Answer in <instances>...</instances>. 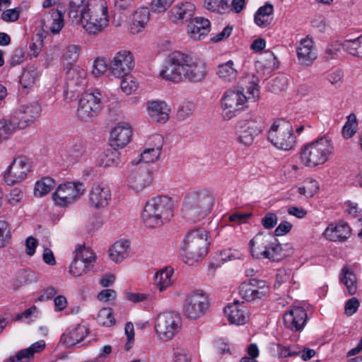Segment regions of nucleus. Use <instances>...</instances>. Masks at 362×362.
Returning <instances> with one entry per match:
<instances>
[{
    "instance_id": "60",
    "label": "nucleus",
    "mask_w": 362,
    "mask_h": 362,
    "mask_svg": "<svg viewBox=\"0 0 362 362\" xmlns=\"http://www.w3.org/2000/svg\"><path fill=\"white\" fill-rule=\"evenodd\" d=\"M175 0H152L151 8L154 12L160 13L171 6Z\"/></svg>"
},
{
    "instance_id": "16",
    "label": "nucleus",
    "mask_w": 362,
    "mask_h": 362,
    "mask_svg": "<svg viewBox=\"0 0 362 362\" xmlns=\"http://www.w3.org/2000/svg\"><path fill=\"white\" fill-rule=\"evenodd\" d=\"M32 163L26 156H21L13 159L4 174V180L8 185L23 181L30 171Z\"/></svg>"
},
{
    "instance_id": "37",
    "label": "nucleus",
    "mask_w": 362,
    "mask_h": 362,
    "mask_svg": "<svg viewBox=\"0 0 362 362\" xmlns=\"http://www.w3.org/2000/svg\"><path fill=\"white\" fill-rule=\"evenodd\" d=\"M52 21L49 30L53 34H58L64 26V13L58 9H52L43 16L42 21L45 25L46 21Z\"/></svg>"
},
{
    "instance_id": "40",
    "label": "nucleus",
    "mask_w": 362,
    "mask_h": 362,
    "mask_svg": "<svg viewBox=\"0 0 362 362\" xmlns=\"http://www.w3.org/2000/svg\"><path fill=\"white\" fill-rule=\"evenodd\" d=\"M173 269L168 267L156 273L154 275L155 282L160 292L173 284Z\"/></svg>"
},
{
    "instance_id": "57",
    "label": "nucleus",
    "mask_w": 362,
    "mask_h": 362,
    "mask_svg": "<svg viewBox=\"0 0 362 362\" xmlns=\"http://www.w3.org/2000/svg\"><path fill=\"white\" fill-rule=\"evenodd\" d=\"M194 110V104L189 101L183 102L180 104L177 110V117L185 119L189 117Z\"/></svg>"
},
{
    "instance_id": "56",
    "label": "nucleus",
    "mask_w": 362,
    "mask_h": 362,
    "mask_svg": "<svg viewBox=\"0 0 362 362\" xmlns=\"http://www.w3.org/2000/svg\"><path fill=\"white\" fill-rule=\"evenodd\" d=\"M79 49L76 45H70L66 47L63 56V62L66 64L71 65L76 62L78 57Z\"/></svg>"
},
{
    "instance_id": "23",
    "label": "nucleus",
    "mask_w": 362,
    "mask_h": 362,
    "mask_svg": "<svg viewBox=\"0 0 362 362\" xmlns=\"http://www.w3.org/2000/svg\"><path fill=\"white\" fill-rule=\"evenodd\" d=\"M132 134L131 126L129 124H117L110 132L112 146L119 148L126 146L131 141Z\"/></svg>"
},
{
    "instance_id": "50",
    "label": "nucleus",
    "mask_w": 362,
    "mask_h": 362,
    "mask_svg": "<svg viewBox=\"0 0 362 362\" xmlns=\"http://www.w3.org/2000/svg\"><path fill=\"white\" fill-rule=\"evenodd\" d=\"M319 187V184L315 180L308 178L304 182L303 186L298 188V192L309 198L314 196L318 192Z\"/></svg>"
},
{
    "instance_id": "25",
    "label": "nucleus",
    "mask_w": 362,
    "mask_h": 362,
    "mask_svg": "<svg viewBox=\"0 0 362 362\" xmlns=\"http://www.w3.org/2000/svg\"><path fill=\"white\" fill-rule=\"evenodd\" d=\"M297 57L299 62L304 65H310L317 58L312 38L306 36L300 40L297 47Z\"/></svg>"
},
{
    "instance_id": "10",
    "label": "nucleus",
    "mask_w": 362,
    "mask_h": 362,
    "mask_svg": "<svg viewBox=\"0 0 362 362\" xmlns=\"http://www.w3.org/2000/svg\"><path fill=\"white\" fill-rule=\"evenodd\" d=\"M250 96H246L242 89H230L226 91L221 99V115L225 120H230L246 107Z\"/></svg>"
},
{
    "instance_id": "45",
    "label": "nucleus",
    "mask_w": 362,
    "mask_h": 362,
    "mask_svg": "<svg viewBox=\"0 0 362 362\" xmlns=\"http://www.w3.org/2000/svg\"><path fill=\"white\" fill-rule=\"evenodd\" d=\"M358 129V123L356 116L351 113L346 117V122L341 130V134L344 139H349L357 133Z\"/></svg>"
},
{
    "instance_id": "4",
    "label": "nucleus",
    "mask_w": 362,
    "mask_h": 362,
    "mask_svg": "<svg viewBox=\"0 0 362 362\" xmlns=\"http://www.w3.org/2000/svg\"><path fill=\"white\" fill-rule=\"evenodd\" d=\"M173 216L172 199L165 196H158L148 200L141 214L143 222L148 228L159 227Z\"/></svg>"
},
{
    "instance_id": "34",
    "label": "nucleus",
    "mask_w": 362,
    "mask_h": 362,
    "mask_svg": "<svg viewBox=\"0 0 362 362\" xmlns=\"http://www.w3.org/2000/svg\"><path fill=\"white\" fill-rule=\"evenodd\" d=\"M194 11L195 6L190 2L178 4L171 9L170 18L175 23L188 21L194 15Z\"/></svg>"
},
{
    "instance_id": "22",
    "label": "nucleus",
    "mask_w": 362,
    "mask_h": 362,
    "mask_svg": "<svg viewBox=\"0 0 362 362\" xmlns=\"http://www.w3.org/2000/svg\"><path fill=\"white\" fill-rule=\"evenodd\" d=\"M40 110V107L37 103L22 105L13 117L18 129H24L30 126L38 117Z\"/></svg>"
},
{
    "instance_id": "38",
    "label": "nucleus",
    "mask_w": 362,
    "mask_h": 362,
    "mask_svg": "<svg viewBox=\"0 0 362 362\" xmlns=\"http://www.w3.org/2000/svg\"><path fill=\"white\" fill-rule=\"evenodd\" d=\"M129 248V242L128 240L117 241L110 248L109 256L115 262H120L127 257Z\"/></svg>"
},
{
    "instance_id": "27",
    "label": "nucleus",
    "mask_w": 362,
    "mask_h": 362,
    "mask_svg": "<svg viewBox=\"0 0 362 362\" xmlns=\"http://www.w3.org/2000/svg\"><path fill=\"white\" fill-rule=\"evenodd\" d=\"M148 116L157 122L164 123L169 118L170 107L164 101L152 100L147 103Z\"/></svg>"
},
{
    "instance_id": "12",
    "label": "nucleus",
    "mask_w": 362,
    "mask_h": 362,
    "mask_svg": "<svg viewBox=\"0 0 362 362\" xmlns=\"http://www.w3.org/2000/svg\"><path fill=\"white\" fill-rule=\"evenodd\" d=\"M209 307L207 293L201 289L190 292L186 297L183 305L184 315L191 320H197L203 316Z\"/></svg>"
},
{
    "instance_id": "47",
    "label": "nucleus",
    "mask_w": 362,
    "mask_h": 362,
    "mask_svg": "<svg viewBox=\"0 0 362 362\" xmlns=\"http://www.w3.org/2000/svg\"><path fill=\"white\" fill-rule=\"evenodd\" d=\"M54 185V180L49 177L41 179L35 183L34 190L35 195L42 197L48 194L53 189Z\"/></svg>"
},
{
    "instance_id": "32",
    "label": "nucleus",
    "mask_w": 362,
    "mask_h": 362,
    "mask_svg": "<svg viewBox=\"0 0 362 362\" xmlns=\"http://www.w3.org/2000/svg\"><path fill=\"white\" fill-rule=\"evenodd\" d=\"M86 153V147L83 142L77 141L71 145L62 154V159L66 166L79 161Z\"/></svg>"
},
{
    "instance_id": "15",
    "label": "nucleus",
    "mask_w": 362,
    "mask_h": 362,
    "mask_svg": "<svg viewBox=\"0 0 362 362\" xmlns=\"http://www.w3.org/2000/svg\"><path fill=\"white\" fill-rule=\"evenodd\" d=\"M95 262V255L90 249L79 246L75 250V257L69 267V272L74 276H81L88 272Z\"/></svg>"
},
{
    "instance_id": "42",
    "label": "nucleus",
    "mask_w": 362,
    "mask_h": 362,
    "mask_svg": "<svg viewBox=\"0 0 362 362\" xmlns=\"http://www.w3.org/2000/svg\"><path fill=\"white\" fill-rule=\"evenodd\" d=\"M341 273L343 277L341 278V282L346 286L348 294H355L357 291V278L354 271L346 265L342 268Z\"/></svg>"
},
{
    "instance_id": "19",
    "label": "nucleus",
    "mask_w": 362,
    "mask_h": 362,
    "mask_svg": "<svg viewBox=\"0 0 362 362\" xmlns=\"http://www.w3.org/2000/svg\"><path fill=\"white\" fill-rule=\"evenodd\" d=\"M112 200L110 189L104 185L94 184L88 193V205L90 208L101 210L110 204Z\"/></svg>"
},
{
    "instance_id": "18",
    "label": "nucleus",
    "mask_w": 362,
    "mask_h": 362,
    "mask_svg": "<svg viewBox=\"0 0 362 362\" xmlns=\"http://www.w3.org/2000/svg\"><path fill=\"white\" fill-rule=\"evenodd\" d=\"M134 66L132 53L127 50L119 51L115 54L110 64V72L116 78H122L127 76Z\"/></svg>"
},
{
    "instance_id": "53",
    "label": "nucleus",
    "mask_w": 362,
    "mask_h": 362,
    "mask_svg": "<svg viewBox=\"0 0 362 362\" xmlns=\"http://www.w3.org/2000/svg\"><path fill=\"white\" fill-rule=\"evenodd\" d=\"M119 155V153L117 151H107V152L104 154L100 165L105 167L117 165L120 162Z\"/></svg>"
},
{
    "instance_id": "14",
    "label": "nucleus",
    "mask_w": 362,
    "mask_h": 362,
    "mask_svg": "<svg viewBox=\"0 0 362 362\" xmlns=\"http://www.w3.org/2000/svg\"><path fill=\"white\" fill-rule=\"evenodd\" d=\"M182 78L191 82L203 81L208 74L206 62L182 52Z\"/></svg>"
},
{
    "instance_id": "3",
    "label": "nucleus",
    "mask_w": 362,
    "mask_h": 362,
    "mask_svg": "<svg viewBox=\"0 0 362 362\" xmlns=\"http://www.w3.org/2000/svg\"><path fill=\"white\" fill-rule=\"evenodd\" d=\"M214 202L213 195L205 189L192 191L185 197L183 216L189 221H199L211 212Z\"/></svg>"
},
{
    "instance_id": "26",
    "label": "nucleus",
    "mask_w": 362,
    "mask_h": 362,
    "mask_svg": "<svg viewBox=\"0 0 362 362\" xmlns=\"http://www.w3.org/2000/svg\"><path fill=\"white\" fill-rule=\"evenodd\" d=\"M89 329L85 325L70 327L61 337L62 343L67 346H75L82 341L88 334Z\"/></svg>"
},
{
    "instance_id": "64",
    "label": "nucleus",
    "mask_w": 362,
    "mask_h": 362,
    "mask_svg": "<svg viewBox=\"0 0 362 362\" xmlns=\"http://www.w3.org/2000/svg\"><path fill=\"white\" fill-rule=\"evenodd\" d=\"M173 360L175 362H191L190 356L187 354V351L178 347L173 348Z\"/></svg>"
},
{
    "instance_id": "43",
    "label": "nucleus",
    "mask_w": 362,
    "mask_h": 362,
    "mask_svg": "<svg viewBox=\"0 0 362 362\" xmlns=\"http://www.w3.org/2000/svg\"><path fill=\"white\" fill-rule=\"evenodd\" d=\"M257 69H262L265 73H270L279 66V62L274 54L268 50L266 51L262 58L257 62Z\"/></svg>"
},
{
    "instance_id": "61",
    "label": "nucleus",
    "mask_w": 362,
    "mask_h": 362,
    "mask_svg": "<svg viewBox=\"0 0 362 362\" xmlns=\"http://www.w3.org/2000/svg\"><path fill=\"white\" fill-rule=\"evenodd\" d=\"M107 65L103 58L96 59L93 65L92 74L95 76H100L106 72Z\"/></svg>"
},
{
    "instance_id": "48",
    "label": "nucleus",
    "mask_w": 362,
    "mask_h": 362,
    "mask_svg": "<svg viewBox=\"0 0 362 362\" xmlns=\"http://www.w3.org/2000/svg\"><path fill=\"white\" fill-rule=\"evenodd\" d=\"M16 129V121L13 117L9 120L0 119V142L8 139Z\"/></svg>"
},
{
    "instance_id": "24",
    "label": "nucleus",
    "mask_w": 362,
    "mask_h": 362,
    "mask_svg": "<svg viewBox=\"0 0 362 362\" xmlns=\"http://www.w3.org/2000/svg\"><path fill=\"white\" fill-rule=\"evenodd\" d=\"M86 71L79 67L74 66L66 71V91L75 92L77 88L86 86Z\"/></svg>"
},
{
    "instance_id": "36",
    "label": "nucleus",
    "mask_w": 362,
    "mask_h": 362,
    "mask_svg": "<svg viewBox=\"0 0 362 362\" xmlns=\"http://www.w3.org/2000/svg\"><path fill=\"white\" fill-rule=\"evenodd\" d=\"M341 47L346 54L362 58V35L354 38H345L341 42Z\"/></svg>"
},
{
    "instance_id": "62",
    "label": "nucleus",
    "mask_w": 362,
    "mask_h": 362,
    "mask_svg": "<svg viewBox=\"0 0 362 362\" xmlns=\"http://www.w3.org/2000/svg\"><path fill=\"white\" fill-rule=\"evenodd\" d=\"M291 270L286 269H280L276 274V279L274 287L280 286L283 283L289 281L291 279Z\"/></svg>"
},
{
    "instance_id": "39",
    "label": "nucleus",
    "mask_w": 362,
    "mask_h": 362,
    "mask_svg": "<svg viewBox=\"0 0 362 362\" xmlns=\"http://www.w3.org/2000/svg\"><path fill=\"white\" fill-rule=\"evenodd\" d=\"M273 12L274 8L270 4L261 6L255 14V23L259 27L266 28L272 23Z\"/></svg>"
},
{
    "instance_id": "59",
    "label": "nucleus",
    "mask_w": 362,
    "mask_h": 362,
    "mask_svg": "<svg viewBox=\"0 0 362 362\" xmlns=\"http://www.w3.org/2000/svg\"><path fill=\"white\" fill-rule=\"evenodd\" d=\"M126 298L132 303H136L144 301H151L153 297L149 293L129 292L126 293Z\"/></svg>"
},
{
    "instance_id": "20",
    "label": "nucleus",
    "mask_w": 362,
    "mask_h": 362,
    "mask_svg": "<svg viewBox=\"0 0 362 362\" xmlns=\"http://www.w3.org/2000/svg\"><path fill=\"white\" fill-rule=\"evenodd\" d=\"M268 293V286L265 281L252 279L243 282L239 286L240 296L247 301H253L265 296Z\"/></svg>"
},
{
    "instance_id": "52",
    "label": "nucleus",
    "mask_w": 362,
    "mask_h": 362,
    "mask_svg": "<svg viewBox=\"0 0 362 362\" xmlns=\"http://www.w3.org/2000/svg\"><path fill=\"white\" fill-rule=\"evenodd\" d=\"M83 5V0H71L69 2V15L71 18H78L83 16L86 11Z\"/></svg>"
},
{
    "instance_id": "13",
    "label": "nucleus",
    "mask_w": 362,
    "mask_h": 362,
    "mask_svg": "<svg viewBox=\"0 0 362 362\" xmlns=\"http://www.w3.org/2000/svg\"><path fill=\"white\" fill-rule=\"evenodd\" d=\"M84 185L80 182H66L59 185L52 194L55 205L66 207L74 204L85 192Z\"/></svg>"
},
{
    "instance_id": "11",
    "label": "nucleus",
    "mask_w": 362,
    "mask_h": 362,
    "mask_svg": "<svg viewBox=\"0 0 362 362\" xmlns=\"http://www.w3.org/2000/svg\"><path fill=\"white\" fill-rule=\"evenodd\" d=\"M102 109V94L98 90L86 92L78 100L76 116L83 122L93 121Z\"/></svg>"
},
{
    "instance_id": "54",
    "label": "nucleus",
    "mask_w": 362,
    "mask_h": 362,
    "mask_svg": "<svg viewBox=\"0 0 362 362\" xmlns=\"http://www.w3.org/2000/svg\"><path fill=\"white\" fill-rule=\"evenodd\" d=\"M288 79L286 76L276 77L269 82V90L274 93H279L287 88Z\"/></svg>"
},
{
    "instance_id": "44",
    "label": "nucleus",
    "mask_w": 362,
    "mask_h": 362,
    "mask_svg": "<svg viewBox=\"0 0 362 362\" xmlns=\"http://www.w3.org/2000/svg\"><path fill=\"white\" fill-rule=\"evenodd\" d=\"M150 12L148 8L142 7L136 11L132 16V27L136 32H139L149 20Z\"/></svg>"
},
{
    "instance_id": "21",
    "label": "nucleus",
    "mask_w": 362,
    "mask_h": 362,
    "mask_svg": "<svg viewBox=\"0 0 362 362\" xmlns=\"http://www.w3.org/2000/svg\"><path fill=\"white\" fill-rule=\"evenodd\" d=\"M307 319V313L301 306H292L283 315L284 326L293 332L303 330L306 325Z\"/></svg>"
},
{
    "instance_id": "31",
    "label": "nucleus",
    "mask_w": 362,
    "mask_h": 362,
    "mask_svg": "<svg viewBox=\"0 0 362 362\" xmlns=\"http://www.w3.org/2000/svg\"><path fill=\"white\" fill-rule=\"evenodd\" d=\"M45 346V341L40 340L31 344L28 348L21 349L13 356L9 357L5 362H29L35 354L43 351Z\"/></svg>"
},
{
    "instance_id": "30",
    "label": "nucleus",
    "mask_w": 362,
    "mask_h": 362,
    "mask_svg": "<svg viewBox=\"0 0 362 362\" xmlns=\"http://www.w3.org/2000/svg\"><path fill=\"white\" fill-rule=\"evenodd\" d=\"M210 30V22L202 17L192 19L187 25L189 37L196 40H201Z\"/></svg>"
},
{
    "instance_id": "35",
    "label": "nucleus",
    "mask_w": 362,
    "mask_h": 362,
    "mask_svg": "<svg viewBox=\"0 0 362 362\" xmlns=\"http://www.w3.org/2000/svg\"><path fill=\"white\" fill-rule=\"evenodd\" d=\"M216 74L222 81L231 83L236 79L238 71L234 62L230 59L226 62L218 64Z\"/></svg>"
},
{
    "instance_id": "51",
    "label": "nucleus",
    "mask_w": 362,
    "mask_h": 362,
    "mask_svg": "<svg viewBox=\"0 0 362 362\" xmlns=\"http://www.w3.org/2000/svg\"><path fill=\"white\" fill-rule=\"evenodd\" d=\"M97 322L99 325L105 327L113 325L115 323V320L112 308H103L100 309L97 316Z\"/></svg>"
},
{
    "instance_id": "63",
    "label": "nucleus",
    "mask_w": 362,
    "mask_h": 362,
    "mask_svg": "<svg viewBox=\"0 0 362 362\" xmlns=\"http://www.w3.org/2000/svg\"><path fill=\"white\" fill-rule=\"evenodd\" d=\"M360 303L357 298L349 299L344 305V314L347 316L353 315L358 309Z\"/></svg>"
},
{
    "instance_id": "2",
    "label": "nucleus",
    "mask_w": 362,
    "mask_h": 362,
    "mask_svg": "<svg viewBox=\"0 0 362 362\" xmlns=\"http://www.w3.org/2000/svg\"><path fill=\"white\" fill-rule=\"evenodd\" d=\"M334 152L329 136H322L304 145L299 153L300 163L308 168H315L327 162Z\"/></svg>"
},
{
    "instance_id": "5",
    "label": "nucleus",
    "mask_w": 362,
    "mask_h": 362,
    "mask_svg": "<svg viewBox=\"0 0 362 362\" xmlns=\"http://www.w3.org/2000/svg\"><path fill=\"white\" fill-rule=\"evenodd\" d=\"M153 332L160 342H168L174 339L182 329V319L178 313L163 312L153 319Z\"/></svg>"
},
{
    "instance_id": "9",
    "label": "nucleus",
    "mask_w": 362,
    "mask_h": 362,
    "mask_svg": "<svg viewBox=\"0 0 362 362\" xmlns=\"http://www.w3.org/2000/svg\"><path fill=\"white\" fill-rule=\"evenodd\" d=\"M267 137L274 146L285 151L293 149L296 144V136L291 124L284 120L275 121L272 124Z\"/></svg>"
},
{
    "instance_id": "33",
    "label": "nucleus",
    "mask_w": 362,
    "mask_h": 362,
    "mask_svg": "<svg viewBox=\"0 0 362 362\" xmlns=\"http://www.w3.org/2000/svg\"><path fill=\"white\" fill-rule=\"evenodd\" d=\"M151 173L147 170L136 171L132 173L128 180L129 187L139 192L148 187L151 182Z\"/></svg>"
},
{
    "instance_id": "1",
    "label": "nucleus",
    "mask_w": 362,
    "mask_h": 362,
    "mask_svg": "<svg viewBox=\"0 0 362 362\" xmlns=\"http://www.w3.org/2000/svg\"><path fill=\"white\" fill-rule=\"evenodd\" d=\"M209 245L206 230L194 228L187 232L180 245V255L186 264L192 265L207 254Z\"/></svg>"
},
{
    "instance_id": "55",
    "label": "nucleus",
    "mask_w": 362,
    "mask_h": 362,
    "mask_svg": "<svg viewBox=\"0 0 362 362\" xmlns=\"http://www.w3.org/2000/svg\"><path fill=\"white\" fill-rule=\"evenodd\" d=\"M339 223L337 222L329 223L322 235L328 240L337 242L339 240Z\"/></svg>"
},
{
    "instance_id": "49",
    "label": "nucleus",
    "mask_w": 362,
    "mask_h": 362,
    "mask_svg": "<svg viewBox=\"0 0 362 362\" xmlns=\"http://www.w3.org/2000/svg\"><path fill=\"white\" fill-rule=\"evenodd\" d=\"M204 7L213 12L224 13L229 9L228 0H204Z\"/></svg>"
},
{
    "instance_id": "17",
    "label": "nucleus",
    "mask_w": 362,
    "mask_h": 362,
    "mask_svg": "<svg viewBox=\"0 0 362 362\" xmlns=\"http://www.w3.org/2000/svg\"><path fill=\"white\" fill-rule=\"evenodd\" d=\"M182 52L175 51L170 53L159 71L160 78L175 83L182 80Z\"/></svg>"
},
{
    "instance_id": "29",
    "label": "nucleus",
    "mask_w": 362,
    "mask_h": 362,
    "mask_svg": "<svg viewBox=\"0 0 362 362\" xmlns=\"http://www.w3.org/2000/svg\"><path fill=\"white\" fill-rule=\"evenodd\" d=\"M224 314L230 324L244 325L248 320V313L243 304L234 303L224 308Z\"/></svg>"
},
{
    "instance_id": "7",
    "label": "nucleus",
    "mask_w": 362,
    "mask_h": 362,
    "mask_svg": "<svg viewBox=\"0 0 362 362\" xmlns=\"http://www.w3.org/2000/svg\"><path fill=\"white\" fill-rule=\"evenodd\" d=\"M252 255L257 259H268L279 261L282 256V247L271 233L257 234L250 243Z\"/></svg>"
},
{
    "instance_id": "6",
    "label": "nucleus",
    "mask_w": 362,
    "mask_h": 362,
    "mask_svg": "<svg viewBox=\"0 0 362 362\" xmlns=\"http://www.w3.org/2000/svg\"><path fill=\"white\" fill-rule=\"evenodd\" d=\"M81 23L90 35L101 32L108 25V10L105 0H95L87 6L81 18Z\"/></svg>"
},
{
    "instance_id": "41",
    "label": "nucleus",
    "mask_w": 362,
    "mask_h": 362,
    "mask_svg": "<svg viewBox=\"0 0 362 362\" xmlns=\"http://www.w3.org/2000/svg\"><path fill=\"white\" fill-rule=\"evenodd\" d=\"M37 279V274L31 270L25 269L18 271L12 280L13 288L17 289L24 285L29 284L36 281Z\"/></svg>"
},
{
    "instance_id": "8",
    "label": "nucleus",
    "mask_w": 362,
    "mask_h": 362,
    "mask_svg": "<svg viewBox=\"0 0 362 362\" xmlns=\"http://www.w3.org/2000/svg\"><path fill=\"white\" fill-rule=\"evenodd\" d=\"M264 120L257 115H249L240 119L235 125L236 141L245 146H251L262 132Z\"/></svg>"
},
{
    "instance_id": "28",
    "label": "nucleus",
    "mask_w": 362,
    "mask_h": 362,
    "mask_svg": "<svg viewBox=\"0 0 362 362\" xmlns=\"http://www.w3.org/2000/svg\"><path fill=\"white\" fill-rule=\"evenodd\" d=\"M155 146L147 147L140 155L139 161L133 160V164H139L141 161L144 163H153L158 160L160 158L163 146L164 144L163 137L160 134L153 135V140Z\"/></svg>"
},
{
    "instance_id": "58",
    "label": "nucleus",
    "mask_w": 362,
    "mask_h": 362,
    "mask_svg": "<svg viewBox=\"0 0 362 362\" xmlns=\"http://www.w3.org/2000/svg\"><path fill=\"white\" fill-rule=\"evenodd\" d=\"M11 237L8 224L5 221H0V247H4Z\"/></svg>"
},
{
    "instance_id": "46",
    "label": "nucleus",
    "mask_w": 362,
    "mask_h": 362,
    "mask_svg": "<svg viewBox=\"0 0 362 362\" xmlns=\"http://www.w3.org/2000/svg\"><path fill=\"white\" fill-rule=\"evenodd\" d=\"M40 73L35 67H30L25 69L21 74L20 82L23 88L33 86L38 80Z\"/></svg>"
}]
</instances>
